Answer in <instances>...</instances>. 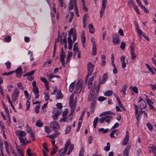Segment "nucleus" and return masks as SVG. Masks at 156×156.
<instances>
[{
    "label": "nucleus",
    "instance_id": "obj_9",
    "mask_svg": "<svg viewBox=\"0 0 156 156\" xmlns=\"http://www.w3.org/2000/svg\"><path fill=\"white\" fill-rule=\"evenodd\" d=\"M102 2L101 8L100 12V17L101 18L102 17L103 13L104 12L105 9L106 7L107 0H102Z\"/></svg>",
    "mask_w": 156,
    "mask_h": 156
},
{
    "label": "nucleus",
    "instance_id": "obj_43",
    "mask_svg": "<svg viewBox=\"0 0 156 156\" xmlns=\"http://www.w3.org/2000/svg\"><path fill=\"white\" fill-rule=\"evenodd\" d=\"M94 76H93L91 77L89 79L88 81V87H91V85L92 84V82L94 80Z\"/></svg>",
    "mask_w": 156,
    "mask_h": 156
},
{
    "label": "nucleus",
    "instance_id": "obj_15",
    "mask_svg": "<svg viewBox=\"0 0 156 156\" xmlns=\"http://www.w3.org/2000/svg\"><path fill=\"white\" fill-rule=\"evenodd\" d=\"M143 114V111L142 110L140 111L139 112L138 111L137 114H135L136 118L137 123H139V121L140 119V117Z\"/></svg>",
    "mask_w": 156,
    "mask_h": 156
},
{
    "label": "nucleus",
    "instance_id": "obj_47",
    "mask_svg": "<svg viewBox=\"0 0 156 156\" xmlns=\"http://www.w3.org/2000/svg\"><path fill=\"white\" fill-rule=\"evenodd\" d=\"M47 76L49 79V80H51L53 78L55 77V75L53 74H47Z\"/></svg>",
    "mask_w": 156,
    "mask_h": 156
},
{
    "label": "nucleus",
    "instance_id": "obj_60",
    "mask_svg": "<svg viewBox=\"0 0 156 156\" xmlns=\"http://www.w3.org/2000/svg\"><path fill=\"white\" fill-rule=\"evenodd\" d=\"M73 98L74 94H73V93L71 95L70 97L69 102H74Z\"/></svg>",
    "mask_w": 156,
    "mask_h": 156
},
{
    "label": "nucleus",
    "instance_id": "obj_51",
    "mask_svg": "<svg viewBox=\"0 0 156 156\" xmlns=\"http://www.w3.org/2000/svg\"><path fill=\"white\" fill-rule=\"evenodd\" d=\"M125 43L123 41L122 42L120 46V48L122 50H124L125 48Z\"/></svg>",
    "mask_w": 156,
    "mask_h": 156
},
{
    "label": "nucleus",
    "instance_id": "obj_46",
    "mask_svg": "<svg viewBox=\"0 0 156 156\" xmlns=\"http://www.w3.org/2000/svg\"><path fill=\"white\" fill-rule=\"evenodd\" d=\"M40 106L38 105L35 108V112L36 113H38L39 112V109Z\"/></svg>",
    "mask_w": 156,
    "mask_h": 156
},
{
    "label": "nucleus",
    "instance_id": "obj_55",
    "mask_svg": "<svg viewBox=\"0 0 156 156\" xmlns=\"http://www.w3.org/2000/svg\"><path fill=\"white\" fill-rule=\"evenodd\" d=\"M45 131L46 133H49L51 131V129L47 126H45L44 127Z\"/></svg>",
    "mask_w": 156,
    "mask_h": 156
},
{
    "label": "nucleus",
    "instance_id": "obj_40",
    "mask_svg": "<svg viewBox=\"0 0 156 156\" xmlns=\"http://www.w3.org/2000/svg\"><path fill=\"white\" fill-rule=\"evenodd\" d=\"M89 32L91 34H93L94 32V28L93 27L92 25H90L88 27Z\"/></svg>",
    "mask_w": 156,
    "mask_h": 156
},
{
    "label": "nucleus",
    "instance_id": "obj_12",
    "mask_svg": "<svg viewBox=\"0 0 156 156\" xmlns=\"http://www.w3.org/2000/svg\"><path fill=\"white\" fill-rule=\"evenodd\" d=\"M74 6L75 9L77 8V5L75 0H71L69 5V9L71 10L73 9V6Z\"/></svg>",
    "mask_w": 156,
    "mask_h": 156
},
{
    "label": "nucleus",
    "instance_id": "obj_26",
    "mask_svg": "<svg viewBox=\"0 0 156 156\" xmlns=\"http://www.w3.org/2000/svg\"><path fill=\"white\" fill-rule=\"evenodd\" d=\"M75 85V83L74 82L71 83L70 84L69 88V90L70 92H72L73 91Z\"/></svg>",
    "mask_w": 156,
    "mask_h": 156
},
{
    "label": "nucleus",
    "instance_id": "obj_64",
    "mask_svg": "<svg viewBox=\"0 0 156 156\" xmlns=\"http://www.w3.org/2000/svg\"><path fill=\"white\" fill-rule=\"evenodd\" d=\"M150 86L151 87V88L153 90H156V84H150Z\"/></svg>",
    "mask_w": 156,
    "mask_h": 156
},
{
    "label": "nucleus",
    "instance_id": "obj_56",
    "mask_svg": "<svg viewBox=\"0 0 156 156\" xmlns=\"http://www.w3.org/2000/svg\"><path fill=\"white\" fill-rule=\"evenodd\" d=\"M56 106L58 107V108L59 109H62V106L61 103H57L56 105Z\"/></svg>",
    "mask_w": 156,
    "mask_h": 156
},
{
    "label": "nucleus",
    "instance_id": "obj_63",
    "mask_svg": "<svg viewBox=\"0 0 156 156\" xmlns=\"http://www.w3.org/2000/svg\"><path fill=\"white\" fill-rule=\"evenodd\" d=\"M132 90L136 94L138 93V90L136 87L134 86L132 88Z\"/></svg>",
    "mask_w": 156,
    "mask_h": 156
},
{
    "label": "nucleus",
    "instance_id": "obj_21",
    "mask_svg": "<svg viewBox=\"0 0 156 156\" xmlns=\"http://www.w3.org/2000/svg\"><path fill=\"white\" fill-rule=\"evenodd\" d=\"M118 103L119 106L121 108V109L124 111L126 110V108L122 104V103L120 99L118 97Z\"/></svg>",
    "mask_w": 156,
    "mask_h": 156
},
{
    "label": "nucleus",
    "instance_id": "obj_8",
    "mask_svg": "<svg viewBox=\"0 0 156 156\" xmlns=\"http://www.w3.org/2000/svg\"><path fill=\"white\" fill-rule=\"evenodd\" d=\"M91 41L93 45L92 54L93 55H95L96 53V44L94 37L91 38Z\"/></svg>",
    "mask_w": 156,
    "mask_h": 156
},
{
    "label": "nucleus",
    "instance_id": "obj_30",
    "mask_svg": "<svg viewBox=\"0 0 156 156\" xmlns=\"http://www.w3.org/2000/svg\"><path fill=\"white\" fill-rule=\"evenodd\" d=\"M108 75L106 74H105L103 75L102 78V80H101L102 82V84L104 83L108 79Z\"/></svg>",
    "mask_w": 156,
    "mask_h": 156
},
{
    "label": "nucleus",
    "instance_id": "obj_37",
    "mask_svg": "<svg viewBox=\"0 0 156 156\" xmlns=\"http://www.w3.org/2000/svg\"><path fill=\"white\" fill-rule=\"evenodd\" d=\"M99 120V119L98 117H96L95 119H94V121H93V126L94 128H95L96 127V126L97 124V122H98V121Z\"/></svg>",
    "mask_w": 156,
    "mask_h": 156
},
{
    "label": "nucleus",
    "instance_id": "obj_36",
    "mask_svg": "<svg viewBox=\"0 0 156 156\" xmlns=\"http://www.w3.org/2000/svg\"><path fill=\"white\" fill-rule=\"evenodd\" d=\"M41 80L45 83V85H48V82L47 81L46 79L44 77H40Z\"/></svg>",
    "mask_w": 156,
    "mask_h": 156
},
{
    "label": "nucleus",
    "instance_id": "obj_6",
    "mask_svg": "<svg viewBox=\"0 0 156 156\" xmlns=\"http://www.w3.org/2000/svg\"><path fill=\"white\" fill-rule=\"evenodd\" d=\"M84 89L81 83H77L75 87L74 93H80L82 91H83Z\"/></svg>",
    "mask_w": 156,
    "mask_h": 156
},
{
    "label": "nucleus",
    "instance_id": "obj_22",
    "mask_svg": "<svg viewBox=\"0 0 156 156\" xmlns=\"http://www.w3.org/2000/svg\"><path fill=\"white\" fill-rule=\"evenodd\" d=\"M69 105L71 109L75 110L76 105V101L69 102Z\"/></svg>",
    "mask_w": 156,
    "mask_h": 156
},
{
    "label": "nucleus",
    "instance_id": "obj_32",
    "mask_svg": "<svg viewBox=\"0 0 156 156\" xmlns=\"http://www.w3.org/2000/svg\"><path fill=\"white\" fill-rule=\"evenodd\" d=\"M113 93L111 90H107L104 93V95L105 96H109L111 95Z\"/></svg>",
    "mask_w": 156,
    "mask_h": 156
},
{
    "label": "nucleus",
    "instance_id": "obj_29",
    "mask_svg": "<svg viewBox=\"0 0 156 156\" xmlns=\"http://www.w3.org/2000/svg\"><path fill=\"white\" fill-rule=\"evenodd\" d=\"M146 105L147 104L145 101H142L140 105V108L141 109H142L145 108Z\"/></svg>",
    "mask_w": 156,
    "mask_h": 156
},
{
    "label": "nucleus",
    "instance_id": "obj_13",
    "mask_svg": "<svg viewBox=\"0 0 156 156\" xmlns=\"http://www.w3.org/2000/svg\"><path fill=\"white\" fill-rule=\"evenodd\" d=\"M15 71L16 73L17 77L19 78H20L23 73L22 68L19 67Z\"/></svg>",
    "mask_w": 156,
    "mask_h": 156
},
{
    "label": "nucleus",
    "instance_id": "obj_24",
    "mask_svg": "<svg viewBox=\"0 0 156 156\" xmlns=\"http://www.w3.org/2000/svg\"><path fill=\"white\" fill-rule=\"evenodd\" d=\"M127 88V85L126 84H125L123 86L122 88L120 90V92L123 94L124 95H125L126 94V90ZM124 95L123 96L124 97Z\"/></svg>",
    "mask_w": 156,
    "mask_h": 156
},
{
    "label": "nucleus",
    "instance_id": "obj_17",
    "mask_svg": "<svg viewBox=\"0 0 156 156\" xmlns=\"http://www.w3.org/2000/svg\"><path fill=\"white\" fill-rule=\"evenodd\" d=\"M131 58L133 60H135L136 57V55L135 53L134 48L132 46H131Z\"/></svg>",
    "mask_w": 156,
    "mask_h": 156
},
{
    "label": "nucleus",
    "instance_id": "obj_16",
    "mask_svg": "<svg viewBox=\"0 0 156 156\" xmlns=\"http://www.w3.org/2000/svg\"><path fill=\"white\" fill-rule=\"evenodd\" d=\"M126 57L124 55L122 56L120 58L121 62L122 65V67L123 68H125L126 66V64L125 62Z\"/></svg>",
    "mask_w": 156,
    "mask_h": 156
},
{
    "label": "nucleus",
    "instance_id": "obj_44",
    "mask_svg": "<svg viewBox=\"0 0 156 156\" xmlns=\"http://www.w3.org/2000/svg\"><path fill=\"white\" fill-rule=\"evenodd\" d=\"M128 5L129 7L131 8L132 7H134L135 5L133 1L130 0L128 2Z\"/></svg>",
    "mask_w": 156,
    "mask_h": 156
},
{
    "label": "nucleus",
    "instance_id": "obj_58",
    "mask_svg": "<svg viewBox=\"0 0 156 156\" xmlns=\"http://www.w3.org/2000/svg\"><path fill=\"white\" fill-rule=\"evenodd\" d=\"M84 152V150L83 148L82 147L81 148L80 153L79 156H83V153Z\"/></svg>",
    "mask_w": 156,
    "mask_h": 156
},
{
    "label": "nucleus",
    "instance_id": "obj_35",
    "mask_svg": "<svg viewBox=\"0 0 156 156\" xmlns=\"http://www.w3.org/2000/svg\"><path fill=\"white\" fill-rule=\"evenodd\" d=\"M44 98L45 101H48L49 98V93L48 92H45L44 93Z\"/></svg>",
    "mask_w": 156,
    "mask_h": 156
},
{
    "label": "nucleus",
    "instance_id": "obj_4",
    "mask_svg": "<svg viewBox=\"0 0 156 156\" xmlns=\"http://www.w3.org/2000/svg\"><path fill=\"white\" fill-rule=\"evenodd\" d=\"M19 94V92L17 88H16L12 94V98L13 102H15L18 98Z\"/></svg>",
    "mask_w": 156,
    "mask_h": 156
},
{
    "label": "nucleus",
    "instance_id": "obj_7",
    "mask_svg": "<svg viewBox=\"0 0 156 156\" xmlns=\"http://www.w3.org/2000/svg\"><path fill=\"white\" fill-rule=\"evenodd\" d=\"M98 95L96 94H93V90H91L90 91V93L88 96V100L90 101H96L95 99L97 98Z\"/></svg>",
    "mask_w": 156,
    "mask_h": 156
},
{
    "label": "nucleus",
    "instance_id": "obj_5",
    "mask_svg": "<svg viewBox=\"0 0 156 156\" xmlns=\"http://www.w3.org/2000/svg\"><path fill=\"white\" fill-rule=\"evenodd\" d=\"M50 127L54 131H57L59 128L58 123L55 121H53L51 123Z\"/></svg>",
    "mask_w": 156,
    "mask_h": 156
},
{
    "label": "nucleus",
    "instance_id": "obj_14",
    "mask_svg": "<svg viewBox=\"0 0 156 156\" xmlns=\"http://www.w3.org/2000/svg\"><path fill=\"white\" fill-rule=\"evenodd\" d=\"M129 133L128 131H127L126 132V135L125 137V138L122 141V144L124 145H126L127 144L129 141Z\"/></svg>",
    "mask_w": 156,
    "mask_h": 156
},
{
    "label": "nucleus",
    "instance_id": "obj_38",
    "mask_svg": "<svg viewBox=\"0 0 156 156\" xmlns=\"http://www.w3.org/2000/svg\"><path fill=\"white\" fill-rule=\"evenodd\" d=\"M66 152L63 151V148H62L60 150L59 153L58 154V156H63L65 154Z\"/></svg>",
    "mask_w": 156,
    "mask_h": 156
},
{
    "label": "nucleus",
    "instance_id": "obj_34",
    "mask_svg": "<svg viewBox=\"0 0 156 156\" xmlns=\"http://www.w3.org/2000/svg\"><path fill=\"white\" fill-rule=\"evenodd\" d=\"M59 132H57L55 133H54L50 135L49 136L51 138L54 139L56 137L59 135Z\"/></svg>",
    "mask_w": 156,
    "mask_h": 156
},
{
    "label": "nucleus",
    "instance_id": "obj_28",
    "mask_svg": "<svg viewBox=\"0 0 156 156\" xmlns=\"http://www.w3.org/2000/svg\"><path fill=\"white\" fill-rule=\"evenodd\" d=\"M68 110L67 109H66L63 112L62 114L63 118L62 120L64 121H65L66 119V116L68 114Z\"/></svg>",
    "mask_w": 156,
    "mask_h": 156
},
{
    "label": "nucleus",
    "instance_id": "obj_18",
    "mask_svg": "<svg viewBox=\"0 0 156 156\" xmlns=\"http://www.w3.org/2000/svg\"><path fill=\"white\" fill-rule=\"evenodd\" d=\"M32 90L35 94L36 98H38L39 97V91L38 90V87L34 88Z\"/></svg>",
    "mask_w": 156,
    "mask_h": 156
},
{
    "label": "nucleus",
    "instance_id": "obj_41",
    "mask_svg": "<svg viewBox=\"0 0 156 156\" xmlns=\"http://www.w3.org/2000/svg\"><path fill=\"white\" fill-rule=\"evenodd\" d=\"M104 150L107 151H108L110 149V144L109 143H107V146L104 147Z\"/></svg>",
    "mask_w": 156,
    "mask_h": 156
},
{
    "label": "nucleus",
    "instance_id": "obj_62",
    "mask_svg": "<svg viewBox=\"0 0 156 156\" xmlns=\"http://www.w3.org/2000/svg\"><path fill=\"white\" fill-rule=\"evenodd\" d=\"M4 40L6 42H9L11 41V37L10 36H9L8 37H6L5 38Z\"/></svg>",
    "mask_w": 156,
    "mask_h": 156
},
{
    "label": "nucleus",
    "instance_id": "obj_19",
    "mask_svg": "<svg viewBox=\"0 0 156 156\" xmlns=\"http://www.w3.org/2000/svg\"><path fill=\"white\" fill-rule=\"evenodd\" d=\"M131 146H127L125 148L123 152V156H129V148Z\"/></svg>",
    "mask_w": 156,
    "mask_h": 156
},
{
    "label": "nucleus",
    "instance_id": "obj_27",
    "mask_svg": "<svg viewBox=\"0 0 156 156\" xmlns=\"http://www.w3.org/2000/svg\"><path fill=\"white\" fill-rule=\"evenodd\" d=\"M16 149L17 150V151L18 154H22L23 152V150L22 148V147L19 146H16Z\"/></svg>",
    "mask_w": 156,
    "mask_h": 156
},
{
    "label": "nucleus",
    "instance_id": "obj_11",
    "mask_svg": "<svg viewBox=\"0 0 156 156\" xmlns=\"http://www.w3.org/2000/svg\"><path fill=\"white\" fill-rule=\"evenodd\" d=\"M21 145L22 146H25L28 143V140L26 137L19 138L18 139Z\"/></svg>",
    "mask_w": 156,
    "mask_h": 156
},
{
    "label": "nucleus",
    "instance_id": "obj_3",
    "mask_svg": "<svg viewBox=\"0 0 156 156\" xmlns=\"http://www.w3.org/2000/svg\"><path fill=\"white\" fill-rule=\"evenodd\" d=\"M94 65L92 64L90 62L89 63L87 64V74L86 76V77L87 78L89 76H91L92 74V72L94 68Z\"/></svg>",
    "mask_w": 156,
    "mask_h": 156
},
{
    "label": "nucleus",
    "instance_id": "obj_25",
    "mask_svg": "<svg viewBox=\"0 0 156 156\" xmlns=\"http://www.w3.org/2000/svg\"><path fill=\"white\" fill-rule=\"evenodd\" d=\"M81 41L82 42V44L83 46V47H84V43L85 42V37L84 35V32L83 31L81 34Z\"/></svg>",
    "mask_w": 156,
    "mask_h": 156
},
{
    "label": "nucleus",
    "instance_id": "obj_2",
    "mask_svg": "<svg viewBox=\"0 0 156 156\" xmlns=\"http://www.w3.org/2000/svg\"><path fill=\"white\" fill-rule=\"evenodd\" d=\"M61 111L60 109L58 108H54L52 111L53 119L55 120H56L57 119V117L61 115Z\"/></svg>",
    "mask_w": 156,
    "mask_h": 156
},
{
    "label": "nucleus",
    "instance_id": "obj_52",
    "mask_svg": "<svg viewBox=\"0 0 156 156\" xmlns=\"http://www.w3.org/2000/svg\"><path fill=\"white\" fill-rule=\"evenodd\" d=\"M26 129L27 131L29 133L33 132L31 127L28 126H26Z\"/></svg>",
    "mask_w": 156,
    "mask_h": 156
},
{
    "label": "nucleus",
    "instance_id": "obj_61",
    "mask_svg": "<svg viewBox=\"0 0 156 156\" xmlns=\"http://www.w3.org/2000/svg\"><path fill=\"white\" fill-rule=\"evenodd\" d=\"M35 71V70H32L31 72L26 73V75L28 76H31L32 75H33Z\"/></svg>",
    "mask_w": 156,
    "mask_h": 156
},
{
    "label": "nucleus",
    "instance_id": "obj_57",
    "mask_svg": "<svg viewBox=\"0 0 156 156\" xmlns=\"http://www.w3.org/2000/svg\"><path fill=\"white\" fill-rule=\"evenodd\" d=\"M73 15H74V13H73V12H70V19H69V22H71V21L72 20V19H73Z\"/></svg>",
    "mask_w": 156,
    "mask_h": 156
},
{
    "label": "nucleus",
    "instance_id": "obj_23",
    "mask_svg": "<svg viewBox=\"0 0 156 156\" xmlns=\"http://www.w3.org/2000/svg\"><path fill=\"white\" fill-rule=\"evenodd\" d=\"M96 103L95 101L91 102L90 105V111L91 112H93L95 107Z\"/></svg>",
    "mask_w": 156,
    "mask_h": 156
},
{
    "label": "nucleus",
    "instance_id": "obj_33",
    "mask_svg": "<svg viewBox=\"0 0 156 156\" xmlns=\"http://www.w3.org/2000/svg\"><path fill=\"white\" fill-rule=\"evenodd\" d=\"M43 124V123L41 120H38L37 121L36 125L38 127H41L42 126Z\"/></svg>",
    "mask_w": 156,
    "mask_h": 156
},
{
    "label": "nucleus",
    "instance_id": "obj_39",
    "mask_svg": "<svg viewBox=\"0 0 156 156\" xmlns=\"http://www.w3.org/2000/svg\"><path fill=\"white\" fill-rule=\"evenodd\" d=\"M70 143L69 141L68 140L67 141L66 143L65 144V147L64 151H65V152H66L68 150V147L69 144Z\"/></svg>",
    "mask_w": 156,
    "mask_h": 156
},
{
    "label": "nucleus",
    "instance_id": "obj_10",
    "mask_svg": "<svg viewBox=\"0 0 156 156\" xmlns=\"http://www.w3.org/2000/svg\"><path fill=\"white\" fill-rule=\"evenodd\" d=\"M16 135L17 136L18 139L19 138H24L26 135V133L24 131L22 130H17L16 132Z\"/></svg>",
    "mask_w": 156,
    "mask_h": 156
},
{
    "label": "nucleus",
    "instance_id": "obj_50",
    "mask_svg": "<svg viewBox=\"0 0 156 156\" xmlns=\"http://www.w3.org/2000/svg\"><path fill=\"white\" fill-rule=\"evenodd\" d=\"M10 151L13 156L17 155L16 153L15 152V151L13 147H11L10 148Z\"/></svg>",
    "mask_w": 156,
    "mask_h": 156
},
{
    "label": "nucleus",
    "instance_id": "obj_54",
    "mask_svg": "<svg viewBox=\"0 0 156 156\" xmlns=\"http://www.w3.org/2000/svg\"><path fill=\"white\" fill-rule=\"evenodd\" d=\"M31 150L28 149L27 151V153L29 156H32L33 154L30 152Z\"/></svg>",
    "mask_w": 156,
    "mask_h": 156
},
{
    "label": "nucleus",
    "instance_id": "obj_59",
    "mask_svg": "<svg viewBox=\"0 0 156 156\" xmlns=\"http://www.w3.org/2000/svg\"><path fill=\"white\" fill-rule=\"evenodd\" d=\"M7 69H9L11 67V62L9 61L5 63Z\"/></svg>",
    "mask_w": 156,
    "mask_h": 156
},
{
    "label": "nucleus",
    "instance_id": "obj_45",
    "mask_svg": "<svg viewBox=\"0 0 156 156\" xmlns=\"http://www.w3.org/2000/svg\"><path fill=\"white\" fill-rule=\"evenodd\" d=\"M15 72V71H10L8 73H5L2 74V75L3 76L4 75H7V76H9L10 75L12 74L13 73Z\"/></svg>",
    "mask_w": 156,
    "mask_h": 156
},
{
    "label": "nucleus",
    "instance_id": "obj_49",
    "mask_svg": "<svg viewBox=\"0 0 156 156\" xmlns=\"http://www.w3.org/2000/svg\"><path fill=\"white\" fill-rule=\"evenodd\" d=\"M147 126L148 128L151 131L153 129V127L152 125L150 124V123L148 122L147 124Z\"/></svg>",
    "mask_w": 156,
    "mask_h": 156
},
{
    "label": "nucleus",
    "instance_id": "obj_48",
    "mask_svg": "<svg viewBox=\"0 0 156 156\" xmlns=\"http://www.w3.org/2000/svg\"><path fill=\"white\" fill-rule=\"evenodd\" d=\"M17 84L19 88L21 89L22 90H23L24 89V88L23 86L22 85L21 82Z\"/></svg>",
    "mask_w": 156,
    "mask_h": 156
},
{
    "label": "nucleus",
    "instance_id": "obj_1",
    "mask_svg": "<svg viewBox=\"0 0 156 156\" xmlns=\"http://www.w3.org/2000/svg\"><path fill=\"white\" fill-rule=\"evenodd\" d=\"M113 113V112L110 111L105 112L101 113L100 115L99 116L101 117L103 116H104L102 117L99 119V122L101 123H102L104 121H105L109 123L110 122V120L112 119V117L110 115H106L108 114L112 115Z\"/></svg>",
    "mask_w": 156,
    "mask_h": 156
},
{
    "label": "nucleus",
    "instance_id": "obj_20",
    "mask_svg": "<svg viewBox=\"0 0 156 156\" xmlns=\"http://www.w3.org/2000/svg\"><path fill=\"white\" fill-rule=\"evenodd\" d=\"M63 96L60 90H58L57 94L56 95V99H62L63 98Z\"/></svg>",
    "mask_w": 156,
    "mask_h": 156
},
{
    "label": "nucleus",
    "instance_id": "obj_31",
    "mask_svg": "<svg viewBox=\"0 0 156 156\" xmlns=\"http://www.w3.org/2000/svg\"><path fill=\"white\" fill-rule=\"evenodd\" d=\"M112 41L114 44H117V35L116 34L113 35L112 37Z\"/></svg>",
    "mask_w": 156,
    "mask_h": 156
},
{
    "label": "nucleus",
    "instance_id": "obj_42",
    "mask_svg": "<svg viewBox=\"0 0 156 156\" xmlns=\"http://www.w3.org/2000/svg\"><path fill=\"white\" fill-rule=\"evenodd\" d=\"M117 132V129H115L113 130L110 134V136L111 138H114L115 137L114 135Z\"/></svg>",
    "mask_w": 156,
    "mask_h": 156
},
{
    "label": "nucleus",
    "instance_id": "obj_53",
    "mask_svg": "<svg viewBox=\"0 0 156 156\" xmlns=\"http://www.w3.org/2000/svg\"><path fill=\"white\" fill-rule=\"evenodd\" d=\"M108 129H104L103 128H101L99 129V131L102 132L103 133H105L108 131Z\"/></svg>",
    "mask_w": 156,
    "mask_h": 156
}]
</instances>
